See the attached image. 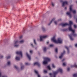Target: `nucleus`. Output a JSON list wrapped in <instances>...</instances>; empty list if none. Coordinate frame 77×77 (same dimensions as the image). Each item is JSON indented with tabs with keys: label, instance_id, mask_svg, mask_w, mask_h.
I'll use <instances>...</instances> for the list:
<instances>
[{
	"label": "nucleus",
	"instance_id": "1",
	"mask_svg": "<svg viewBox=\"0 0 77 77\" xmlns=\"http://www.w3.org/2000/svg\"><path fill=\"white\" fill-rule=\"evenodd\" d=\"M69 30L70 31H71L72 32V33L69 35L70 39L71 41H73L74 40L73 36H77V35L76 34H74L75 33V30L72 29V27L71 26L69 27Z\"/></svg>",
	"mask_w": 77,
	"mask_h": 77
},
{
	"label": "nucleus",
	"instance_id": "2",
	"mask_svg": "<svg viewBox=\"0 0 77 77\" xmlns=\"http://www.w3.org/2000/svg\"><path fill=\"white\" fill-rule=\"evenodd\" d=\"M52 40L55 43H59V44H61L62 43V40L60 38H58L57 40H56L55 37H54L52 38Z\"/></svg>",
	"mask_w": 77,
	"mask_h": 77
},
{
	"label": "nucleus",
	"instance_id": "3",
	"mask_svg": "<svg viewBox=\"0 0 77 77\" xmlns=\"http://www.w3.org/2000/svg\"><path fill=\"white\" fill-rule=\"evenodd\" d=\"M60 2H61V3H62V6L63 7H64L65 6V5H68V1H66L64 2H63V0H60Z\"/></svg>",
	"mask_w": 77,
	"mask_h": 77
},
{
	"label": "nucleus",
	"instance_id": "4",
	"mask_svg": "<svg viewBox=\"0 0 77 77\" xmlns=\"http://www.w3.org/2000/svg\"><path fill=\"white\" fill-rule=\"evenodd\" d=\"M48 35H44V36H41L40 37V41H43L44 39H45V38H48Z\"/></svg>",
	"mask_w": 77,
	"mask_h": 77
},
{
	"label": "nucleus",
	"instance_id": "5",
	"mask_svg": "<svg viewBox=\"0 0 77 77\" xmlns=\"http://www.w3.org/2000/svg\"><path fill=\"white\" fill-rule=\"evenodd\" d=\"M72 5H70L69 6V10L70 11H71V12H72L73 14H75V13H76V11L75 10H72Z\"/></svg>",
	"mask_w": 77,
	"mask_h": 77
},
{
	"label": "nucleus",
	"instance_id": "6",
	"mask_svg": "<svg viewBox=\"0 0 77 77\" xmlns=\"http://www.w3.org/2000/svg\"><path fill=\"white\" fill-rule=\"evenodd\" d=\"M18 43V41H17L15 42L14 43V47H18L19 46V45H17Z\"/></svg>",
	"mask_w": 77,
	"mask_h": 77
},
{
	"label": "nucleus",
	"instance_id": "7",
	"mask_svg": "<svg viewBox=\"0 0 77 77\" xmlns=\"http://www.w3.org/2000/svg\"><path fill=\"white\" fill-rule=\"evenodd\" d=\"M16 54H19L21 56V57H23V54L21 51H17L16 52Z\"/></svg>",
	"mask_w": 77,
	"mask_h": 77
},
{
	"label": "nucleus",
	"instance_id": "8",
	"mask_svg": "<svg viewBox=\"0 0 77 77\" xmlns=\"http://www.w3.org/2000/svg\"><path fill=\"white\" fill-rule=\"evenodd\" d=\"M44 59L45 60H47V61H48V62H50V61L51 60L50 58H49V57H45L44 58Z\"/></svg>",
	"mask_w": 77,
	"mask_h": 77
},
{
	"label": "nucleus",
	"instance_id": "9",
	"mask_svg": "<svg viewBox=\"0 0 77 77\" xmlns=\"http://www.w3.org/2000/svg\"><path fill=\"white\" fill-rule=\"evenodd\" d=\"M35 73L37 75L38 77H41V75L39 74V73H38V72L36 70H35Z\"/></svg>",
	"mask_w": 77,
	"mask_h": 77
},
{
	"label": "nucleus",
	"instance_id": "10",
	"mask_svg": "<svg viewBox=\"0 0 77 77\" xmlns=\"http://www.w3.org/2000/svg\"><path fill=\"white\" fill-rule=\"evenodd\" d=\"M67 15H69V17L70 18H71L72 17V15L71 14V12H67L66 13Z\"/></svg>",
	"mask_w": 77,
	"mask_h": 77
},
{
	"label": "nucleus",
	"instance_id": "11",
	"mask_svg": "<svg viewBox=\"0 0 77 77\" xmlns=\"http://www.w3.org/2000/svg\"><path fill=\"white\" fill-rule=\"evenodd\" d=\"M68 25H69V24L67 23H63L61 24V25L62 26V27H65V26H68Z\"/></svg>",
	"mask_w": 77,
	"mask_h": 77
},
{
	"label": "nucleus",
	"instance_id": "12",
	"mask_svg": "<svg viewBox=\"0 0 77 77\" xmlns=\"http://www.w3.org/2000/svg\"><path fill=\"white\" fill-rule=\"evenodd\" d=\"M65 53V51H64L63 53L61 54V55L59 57L60 59H62V57H63V54H64Z\"/></svg>",
	"mask_w": 77,
	"mask_h": 77
},
{
	"label": "nucleus",
	"instance_id": "13",
	"mask_svg": "<svg viewBox=\"0 0 77 77\" xmlns=\"http://www.w3.org/2000/svg\"><path fill=\"white\" fill-rule=\"evenodd\" d=\"M37 65V66H41V64L40 63H39L38 62H35L34 64V65Z\"/></svg>",
	"mask_w": 77,
	"mask_h": 77
},
{
	"label": "nucleus",
	"instance_id": "14",
	"mask_svg": "<svg viewBox=\"0 0 77 77\" xmlns=\"http://www.w3.org/2000/svg\"><path fill=\"white\" fill-rule=\"evenodd\" d=\"M54 20H55V18H54L52 19V20L51 21V22L48 24V26H50V24H51V23H52V22L54 21Z\"/></svg>",
	"mask_w": 77,
	"mask_h": 77
},
{
	"label": "nucleus",
	"instance_id": "15",
	"mask_svg": "<svg viewBox=\"0 0 77 77\" xmlns=\"http://www.w3.org/2000/svg\"><path fill=\"white\" fill-rule=\"evenodd\" d=\"M24 42V40H22L20 41L19 42V43L21 44H23Z\"/></svg>",
	"mask_w": 77,
	"mask_h": 77
},
{
	"label": "nucleus",
	"instance_id": "16",
	"mask_svg": "<svg viewBox=\"0 0 77 77\" xmlns=\"http://www.w3.org/2000/svg\"><path fill=\"white\" fill-rule=\"evenodd\" d=\"M26 56L27 57H28L29 60H30L31 59V57H30V56L29 55V54H28L27 53H26Z\"/></svg>",
	"mask_w": 77,
	"mask_h": 77
},
{
	"label": "nucleus",
	"instance_id": "17",
	"mask_svg": "<svg viewBox=\"0 0 77 77\" xmlns=\"http://www.w3.org/2000/svg\"><path fill=\"white\" fill-rule=\"evenodd\" d=\"M72 68H73V67H75V68H77V65L76 64H74V65H72L71 66Z\"/></svg>",
	"mask_w": 77,
	"mask_h": 77
},
{
	"label": "nucleus",
	"instance_id": "18",
	"mask_svg": "<svg viewBox=\"0 0 77 77\" xmlns=\"http://www.w3.org/2000/svg\"><path fill=\"white\" fill-rule=\"evenodd\" d=\"M65 48H66L67 50L68 54H69V48H68V47L67 46H65Z\"/></svg>",
	"mask_w": 77,
	"mask_h": 77
},
{
	"label": "nucleus",
	"instance_id": "19",
	"mask_svg": "<svg viewBox=\"0 0 77 77\" xmlns=\"http://www.w3.org/2000/svg\"><path fill=\"white\" fill-rule=\"evenodd\" d=\"M42 29L43 32H45V31H46L45 29V28L43 26H42Z\"/></svg>",
	"mask_w": 77,
	"mask_h": 77
},
{
	"label": "nucleus",
	"instance_id": "20",
	"mask_svg": "<svg viewBox=\"0 0 77 77\" xmlns=\"http://www.w3.org/2000/svg\"><path fill=\"white\" fill-rule=\"evenodd\" d=\"M14 67L15 68V69H17V71H18L19 70V68H18V67L16 66H14Z\"/></svg>",
	"mask_w": 77,
	"mask_h": 77
},
{
	"label": "nucleus",
	"instance_id": "21",
	"mask_svg": "<svg viewBox=\"0 0 77 77\" xmlns=\"http://www.w3.org/2000/svg\"><path fill=\"white\" fill-rule=\"evenodd\" d=\"M72 24H73V22H72V21H69V25H70V26L69 27H71V25Z\"/></svg>",
	"mask_w": 77,
	"mask_h": 77
},
{
	"label": "nucleus",
	"instance_id": "22",
	"mask_svg": "<svg viewBox=\"0 0 77 77\" xmlns=\"http://www.w3.org/2000/svg\"><path fill=\"white\" fill-rule=\"evenodd\" d=\"M16 59L17 60H20V58L18 56H17L16 57Z\"/></svg>",
	"mask_w": 77,
	"mask_h": 77
},
{
	"label": "nucleus",
	"instance_id": "23",
	"mask_svg": "<svg viewBox=\"0 0 77 77\" xmlns=\"http://www.w3.org/2000/svg\"><path fill=\"white\" fill-rule=\"evenodd\" d=\"M10 58H11L10 56H7L6 57V58L7 59H10Z\"/></svg>",
	"mask_w": 77,
	"mask_h": 77
},
{
	"label": "nucleus",
	"instance_id": "24",
	"mask_svg": "<svg viewBox=\"0 0 77 77\" xmlns=\"http://www.w3.org/2000/svg\"><path fill=\"white\" fill-rule=\"evenodd\" d=\"M51 5L53 7H54V5H55L54 3L53 2H51Z\"/></svg>",
	"mask_w": 77,
	"mask_h": 77
},
{
	"label": "nucleus",
	"instance_id": "25",
	"mask_svg": "<svg viewBox=\"0 0 77 77\" xmlns=\"http://www.w3.org/2000/svg\"><path fill=\"white\" fill-rule=\"evenodd\" d=\"M43 50L45 52V51H47V48H46L45 47H44Z\"/></svg>",
	"mask_w": 77,
	"mask_h": 77
},
{
	"label": "nucleus",
	"instance_id": "26",
	"mask_svg": "<svg viewBox=\"0 0 77 77\" xmlns=\"http://www.w3.org/2000/svg\"><path fill=\"white\" fill-rule=\"evenodd\" d=\"M7 64L8 65H11V61H8L7 63Z\"/></svg>",
	"mask_w": 77,
	"mask_h": 77
},
{
	"label": "nucleus",
	"instance_id": "27",
	"mask_svg": "<svg viewBox=\"0 0 77 77\" xmlns=\"http://www.w3.org/2000/svg\"><path fill=\"white\" fill-rule=\"evenodd\" d=\"M73 77H77V73L73 74Z\"/></svg>",
	"mask_w": 77,
	"mask_h": 77
},
{
	"label": "nucleus",
	"instance_id": "28",
	"mask_svg": "<svg viewBox=\"0 0 77 77\" xmlns=\"http://www.w3.org/2000/svg\"><path fill=\"white\" fill-rule=\"evenodd\" d=\"M24 66H21V68L20 69V70H23V69H24Z\"/></svg>",
	"mask_w": 77,
	"mask_h": 77
},
{
	"label": "nucleus",
	"instance_id": "29",
	"mask_svg": "<svg viewBox=\"0 0 77 77\" xmlns=\"http://www.w3.org/2000/svg\"><path fill=\"white\" fill-rule=\"evenodd\" d=\"M47 68H48L49 70H51V68H50V66H47Z\"/></svg>",
	"mask_w": 77,
	"mask_h": 77
},
{
	"label": "nucleus",
	"instance_id": "30",
	"mask_svg": "<svg viewBox=\"0 0 77 77\" xmlns=\"http://www.w3.org/2000/svg\"><path fill=\"white\" fill-rule=\"evenodd\" d=\"M54 23L55 25H57V21H54Z\"/></svg>",
	"mask_w": 77,
	"mask_h": 77
},
{
	"label": "nucleus",
	"instance_id": "31",
	"mask_svg": "<svg viewBox=\"0 0 77 77\" xmlns=\"http://www.w3.org/2000/svg\"><path fill=\"white\" fill-rule=\"evenodd\" d=\"M43 64H47V62L45 61L43 62Z\"/></svg>",
	"mask_w": 77,
	"mask_h": 77
},
{
	"label": "nucleus",
	"instance_id": "32",
	"mask_svg": "<svg viewBox=\"0 0 77 77\" xmlns=\"http://www.w3.org/2000/svg\"><path fill=\"white\" fill-rule=\"evenodd\" d=\"M66 65V63H63V66H65Z\"/></svg>",
	"mask_w": 77,
	"mask_h": 77
},
{
	"label": "nucleus",
	"instance_id": "33",
	"mask_svg": "<svg viewBox=\"0 0 77 77\" xmlns=\"http://www.w3.org/2000/svg\"><path fill=\"white\" fill-rule=\"evenodd\" d=\"M52 66L53 68H55V67H56V66H55L54 65V64H52Z\"/></svg>",
	"mask_w": 77,
	"mask_h": 77
},
{
	"label": "nucleus",
	"instance_id": "34",
	"mask_svg": "<svg viewBox=\"0 0 77 77\" xmlns=\"http://www.w3.org/2000/svg\"><path fill=\"white\" fill-rule=\"evenodd\" d=\"M34 42L35 45H37V44L36 43V40L35 39H34Z\"/></svg>",
	"mask_w": 77,
	"mask_h": 77
},
{
	"label": "nucleus",
	"instance_id": "35",
	"mask_svg": "<svg viewBox=\"0 0 77 77\" xmlns=\"http://www.w3.org/2000/svg\"><path fill=\"white\" fill-rule=\"evenodd\" d=\"M50 47H53L54 46V45H50Z\"/></svg>",
	"mask_w": 77,
	"mask_h": 77
},
{
	"label": "nucleus",
	"instance_id": "36",
	"mask_svg": "<svg viewBox=\"0 0 77 77\" xmlns=\"http://www.w3.org/2000/svg\"><path fill=\"white\" fill-rule=\"evenodd\" d=\"M44 73H47V71L46 70H45L44 71Z\"/></svg>",
	"mask_w": 77,
	"mask_h": 77
},
{
	"label": "nucleus",
	"instance_id": "37",
	"mask_svg": "<svg viewBox=\"0 0 77 77\" xmlns=\"http://www.w3.org/2000/svg\"><path fill=\"white\" fill-rule=\"evenodd\" d=\"M30 53H33V51L32 50H30L29 51Z\"/></svg>",
	"mask_w": 77,
	"mask_h": 77
},
{
	"label": "nucleus",
	"instance_id": "38",
	"mask_svg": "<svg viewBox=\"0 0 77 77\" xmlns=\"http://www.w3.org/2000/svg\"><path fill=\"white\" fill-rule=\"evenodd\" d=\"M25 65H29L30 64L28 63H25Z\"/></svg>",
	"mask_w": 77,
	"mask_h": 77
},
{
	"label": "nucleus",
	"instance_id": "39",
	"mask_svg": "<svg viewBox=\"0 0 77 77\" xmlns=\"http://www.w3.org/2000/svg\"><path fill=\"white\" fill-rule=\"evenodd\" d=\"M74 28H76V27H77V26L75 25H74Z\"/></svg>",
	"mask_w": 77,
	"mask_h": 77
},
{
	"label": "nucleus",
	"instance_id": "40",
	"mask_svg": "<svg viewBox=\"0 0 77 77\" xmlns=\"http://www.w3.org/2000/svg\"><path fill=\"white\" fill-rule=\"evenodd\" d=\"M67 70L68 71H69L70 70V68H68L67 69Z\"/></svg>",
	"mask_w": 77,
	"mask_h": 77
},
{
	"label": "nucleus",
	"instance_id": "41",
	"mask_svg": "<svg viewBox=\"0 0 77 77\" xmlns=\"http://www.w3.org/2000/svg\"><path fill=\"white\" fill-rule=\"evenodd\" d=\"M55 51L56 53H57V48H56L55 49Z\"/></svg>",
	"mask_w": 77,
	"mask_h": 77
},
{
	"label": "nucleus",
	"instance_id": "42",
	"mask_svg": "<svg viewBox=\"0 0 77 77\" xmlns=\"http://www.w3.org/2000/svg\"><path fill=\"white\" fill-rule=\"evenodd\" d=\"M0 58H1V59H2L3 58V56L2 55L0 57Z\"/></svg>",
	"mask_w": 77,
	"mask_h": 77
},
{
	"label": "nucleus",
	"instance_id": "43",
	"mask_svg": "<svg viewBox=\"0 0 77 77\" xmlns=\"http://www.w3.org/2000/svg\"><path fill=\"white\" fill-rule=\"evenodd\" d=\"M2 72H0V77H2Z\"/></svg>",
	"mask_w": 77,
	"mask_h": 77
},
{
	"label": "nucleus",
	"instance_id": "44",
	"mask_svg": "<svg viewBox=\"0 0 77 77\" xmlns=\"http://www.w3.org/2000/svg\"><path fill=\"white\" fill-rule=\"evenodd\" d=\"M61 20L62 19H60L58 20V21H61Z\"/></svg>",
	"mask_w": 77,
	"mask_h": 77
},
{
	"label": "nucleus",
	"instance_id": "45",
	"mask_svg": "<svg viewBox=\"0 0 77 77\" xmlns=\"http://www.w3.org/2000/svg\"><path fill=\"white\" fill-rule=\"evenodd\" d=\"M23 38V36H21L20 37V39H21Z\"/></svg>",
	"mask_w": 77,
	"mask_h": 77
},
{
	"label": "nucleus",
	"instance_id": "46",
	"mask_svg": "<svg viewBox=\"0 0 77 77\" xmlns=\"http://www.w3.org/2000/svg\"><path fill=\"white\" fill-rule=\"evenodd\" d=\"M2 77H7V76H2Z\"/></svg>",
	"mask_w": 77,
	"mask_h": 77
},
{
	"label": "nucleus",
	"instance_id": "47",
	"mask_svg": "<svg viewBox=\"0 0 77 77\" xmlns=\"http://www.w3.org/2000/svg\"><path fill=\"white\" fill-rule=\"evenodd\" d=\"M75 47H77V44L75 45Z\"/></svg>",
	"mask_w": 77,
	"mask_h": 77
},
{
	"label": "nucleus",
	"instance_id": "48",
	"mask_svg": "<svg viewBox=\"0 0 77 77\" xmlns=\"http://www.w3.org/2000/svg\"><path fill=\"white\" fill-rule=\"evenodd\" d=\"M31 45L32 46V47H33V44H31Z\"/></svg>",
	"mask_w": 77,
	"mask_h": 77
},
{
	"label": "nucleus",
	"instance_id": "49",
	"mask_svg": "<svg viewBox=\"0 0 77 77\" xmlns=\"http://www.w3.org/2000/svg\"><path fill=\"white\" fill-rule=\"evenodd\" d=\"M49 43V42H48V41L47 42V44H48Z\"/></svg>",
	"mask_w": 77,
	"mask_h": 77
},
{
	"label": "nucleus",
	"instance_id": "50",
	"mask_svg": "<svg viewBox=\"0 0 77 77\" xmlns=\"http://www.w3.org/2000/svg\"><path fill=\"white\" fill-rule=\"evenodd\" d=\"M64 60H65V59H64L63 60H62V62H63V61H64Z\"/></svg>",
	"mask_w": 77,
	"mask_h": 77
},
{
	"label": "nucleus",
	"instance_id": "51",
	"mask_svg": "<svg viewBox=\"0 0 77 77\" xmlns=\"http://www.w3.org/2000/svg\"><path fill=\"white\" fill-rule=\"evenodd\" d=\"M49 75H52V74L51 73H50L49 74Z\"/></svg>",
	"mask_w": 77,
	"mask_h": 77
},
{
	"label": "nucleus",
	"instance_id": "52",
	"mask_svg": "<svg viewBox=\"0 0 77 77\" xmlns=\"http://www.w3.org/2000/svg\"><path fill=\"white\" fill-rule=\"evenodd\" d=\"M66 9H67V8L66 7H65V10H66Z\"/></svg>",
	"mask_w": 77,
	"mask_h": 77
},
{
	"label": "nucleus",
	"instance_id": "53",
	"mask_svg": "<svg viewBox=\"0 0 77 77\" xmlns=\"http://www.w3.org/2000/svg\"><path fill=\"white\" fill-rule=\"evenodd\" d=\"M76 22L77 23V18H76Z\"/></svg>",
	"mask_w": 77,
	"mask_h": 77
},
{
	"label": "nucleus",
	"instance_id": "54",
	"mask_svg": "<svg viewBox=\"0 0 77 77\" xmlns=\"http://www.w3.org/2000/svg\"><path fill=\"white\" fill-rule=\"evenodd\" d=\"M74 18H75V16H74Z\"/></svg>",
	"mask_w": 77,
	"mask_h": 77
},
{
	"label": "nucleus",
	"instance_id": "55",
	"mask_svg": "<svg viewBox=\"0 0 77 77\" xmlns=\"http://www.w3.org/2000/svg\"><path fill=\"white\" fill-rule=\"evenodd\" d=\"M46 77H47V76H46Z\"/></svg>",
	"mask_w": 77,
	"mask_h": 77
}]
</instances>
